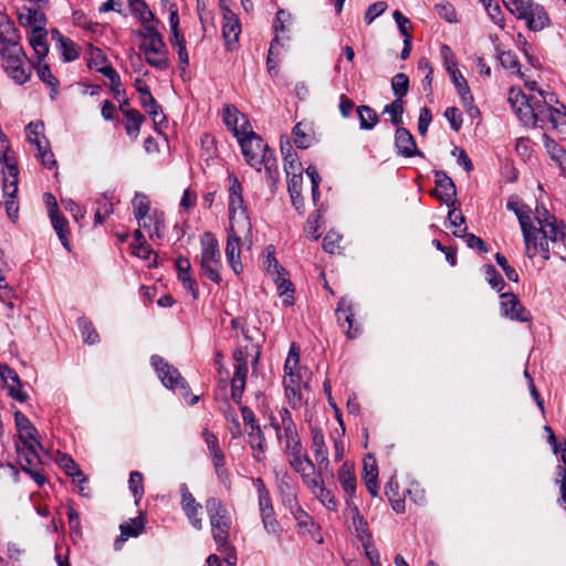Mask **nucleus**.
<instances>
[{"mask_svg": "<svg viewBox=\"0 0 566 566\" xmlns=\"http://www.w3.org/2000/svg\"><path fill=\"white\" fill-rule=\"evenodd\" d=\"M395 145L403 157L422 156L417 149L413 136L403 127H398L395 135Z\"/></svg>", "mask_w": 566, "mask_h": 566, "instance_id": "obj_30", "label": "nucleus"}, {"mask_svg": "<svg viewBox=\"0 0 566 566\" xmlns=\"http://www.w3.org/2000/svg\"><path fill=\"white\" fill-rule=\"evenodd\" d=\"M274 476L277 491L281 495L282 502L290 510L296 506V486L293 482L291 474L287 471L274 469Z\"/></svg>", "mask_w": 566, "mask_h": 566, "instance_id": "obj_22", "label": "nucleus"}, {"mask_svg": "<svg viewBox=\"0 0 566 566\" xmlns=\"http://www.w3.org/2000/svg\"><path fill=\"white\" fill-rule=\"evenodd\" d=\"M543 140L547 153L551 158L559 164L562 170L566 168V150L560 147L554 139L547 134L543 135Z\"/></svg>", "mask_w": 566, "mask_h": 566, "instance_id": "obj_43", "label": "nucleus"}, {"mask_svg": "<svg viewBox=\"0 0 566 566\" xmlns=\"http://www.w3.org/2000/svg\"><path fill=\"white\" fill-rule=\"evenodd\" d=\"M224 23L222 27V35L226 40L228 50H232L238 43L241 27L234 13L227 9L223 13Z\"/></svg>", "mask_w": 566, "mask_h": 566, "instance_id": "obj_31", "label": "nucleus"}, {"mask_svg": "<svg viewBox=\"0 0 566 566\" xmlns=\"http://www.w3.org/2000/svg\"><path fill=\"white\" fill-rule=\"evenodd\" d=\"M448 74L450 75L451 81L454 84L462 103H469L472 94L468 85V82L460 72V70L454 69L453 71L448 72Z\"/></svg>", "mask_w": 566, "mask_h": 566, "instance_id": "obj_45", "label": "nucleus"}, {"mask_svg": "<svg viewBox=\"0 0 566 566\" xmlns=\"http://www.w3.org/2000/svg\"><path fill=\"white\" fill-rule=\"evenodd\" d=\"M0 380L11 398L19 402L28 399V394L22 390L19 375L6 364H0Z\"/></svg>", "mask_w": 566, "mask_h": 566, "instance_id": "obj_21", "label": "nucleus"}, {"mask_svg": "<svg viewBox=\"0 0 566 566\" xmlns=\"http://www.w3.org/2000/svg\"><path fill=\"white\" fill-rule=\"evenodd\" d=\"M504 6L517 19L524 20L531 31H541L548 24L546 11L533 0H506Z\"/></svg>", "mask_w": 566, "mask_h": 566, "instance_id": "obj_6", "label": "nucleus"}, {"mask_svg": "<svg viewBox=\"0 0 566 566\" xmlns=\"http://www.w3.org/2000/svg\"><path fill=\"white\" fill-rule=\"evenodd\" d=\"M501 310L511 319L521 322L530 319V313L523 307L517 296L512 293L501 294Z\"/></svg>", "mask_w": 566, "mask_h": 566, "instance_id": "obj_27", "label": "nucleus"}, {"mask_svg": "<svg viewBox=\"0 0 566 566\" xmlns=\"http://www.w3.org/2000/svg\"><path fill=\"white\" fill-rule=\"evenodd\" d=\"M292 136L294 144L301 149L308 148L315 142L313 126L308 122L297 123L292 130Z\"/></svg>", "mask_w": 566, "mask_h": 566, "instance_id": "obj_33", "label": "nucleus"}, {"mask_svg": "<svg viewBox=\"0 0 566 566\" xmlns=\"http://www.w3.org/2000/svg\"><path fill=\"white\" fill-rule=\"evenodd\" d=\"M133 213L137 221L140 219H146V216L151 213L150 209V200L149 198L142 192H137L132 200Z\"/></svg>", "mask_w": 566, "mask_h": 566, "instance_id": "obj_44", "label": "nucleus"}, {"mask_svg": "<svg viewBox=\"0 0 566 566\" xmlns=\"http://www.w3.org/2000/svg\"><path fill=\"white\" fill-rule=\"evenodd\" d=\"M248 350L238 348L233 353L234 375L231 379V397L233 401L241 405L242 395L245 388L248 377Z\"/></svg>", "mask_w": 566, "mask_h": 566, "instance_id": "obj_17", "label": "nucleus"}, {"mask_svg": "<svg viewBox=\"0 0 566 566\" xmlns=\"http://www.w3.org/2000/svg\"><path fill=\"white\" fill-rule=\"evenodd\" d=\"M311 448L321 471H327L331 465L328 448L322 429L317 427L311 428Z\"/></svg>", "mask_w": 566, "mask_h": 566, "instance_id": "obj_26", "label": "nucleus"}, {"mask_svg": "<svg viewBox=\"0 0 566 566\" xmlns=\"http://www.w3.org/2000/svg\"><path fill=\"white\" fill-rule=\"evenodd\" d=\"M145 518L142 516L132 518L129 523L120 525V536L115 541V548L120 549L122 543L128 537H137L144 530Z\"/></svg>", "mask_w": 566, "mask_h": 566, "instance_id": "obj_36", "label": "nucleus"}, {"mask_svg": "<svg viewBox=\"0 0 566 566\" xmlns=\"http://www.w3.org/2000/svg\"><path fill=\"white\" fill-rule=\"evenodd\" d=\"M2 191L6 198V209L10 219H14L18 213V193L19 170L15 164L7 163L2 170Z\"/></svg>", "mask_w": 566, "mask_h": 566, "instance_id": "obj_15", "label": "nucleus"}, {"mask_svg": "<svg viewBox=\"0 0 566 566\" xmlns=\"http://www.w3.org/2000/svg\"><path fill=\"white\" fill-rule=\"evenodd\" d=\"M19 20L22 24L28 25L32 30L44 29L45 15L36 8H25L19 13Z\"/></svg>", "mask_w": 566, "mask_h": 566, "instance_id": "obj_37", "label": "nucleus"}, {"mask_svg": "<svg viewBox=\"0 0 566 566\" xmlns=\"http://www.w3.org/2000/svg\"><path fill=\"white\" fill-rule=\"evenodd\" d=\"M49 216H50L52 226L61 240V243L64 247H67L69 245V241L66 238L67 221L65 220V218L60 216L56 202H53V207H51L49 209Z\"/></svg>", "mask_w": 566, "mask_h": 566, "instance_id": "obj_40", "label": "nucleus"}, {"mask_svg": "<svg viewBox=\"0 0 566 566\" xmlns=\"http://www.w3.org/2000/svg\"><path fill=\"white\" fill-rule=\"evenodd\" d=\"M270 426L274 429L276 439L283 444V450L302 444L296 424L287 408H280L276 413H272Z\"/></svg>", "mask_w": 566, "mask_h": 566, "instance_id": "obj_9", "label": "nucleus"}, {"mask_svg": "<svg viewBox=\"0 0 566 566\" xmlns=\"http://www.w3.org/2000/svg\"><path fill=\"white\" fill-rule=\"evenodd\" d=\"M436 197L448 206L454 203L457 189L452 179L443 171H436Z\"/></svg>", "mask_w": 566, "mask_h": 566, "instance_id": "obj_28", "label": "nucleus"}, {"mask_svg": "<svg viewBox=\"0 0 566 566\" xmlns=\"http://www.w3.org/2000/svg\"><path fill=\"white\" fill-rule=\"evenodd\" d=\"M77 325L85 343L93 345L98 342L99 336L90 321L81 317L77 319Z\"/></svg>", "mask_w": 566, "mask_h": 566, "instance_id": "obj_51", "label": "nucleus"}, {"mask_svg": "<svg viewBox=\"0 0 566 566\" xmlns=\"http://www.w3.org/2000/svg\"><path fill=\"white\" fill-rule=\"evenodd\" d=\"M506 208L513 211L520 222L526 248H544L549 243L566 245V227L543 206L532 214L530 207L511 198Z\"/></svg>", "mask_w": 566, "mask_h": 566, "instance_id": "obj_1", "label": "nucleus"}, {"mask_svg": "<svg viewBox=\"0 0 566 566\" xmlns=\"http://www.w3.org/2000/svg\"><path fill=\"white\" fill-rule=\"evenodd\" d=\"M499 60L502 66H504L507 70H511L512 72L522 75L521 69H520V62L516 57V55L511 51L501 52L499 54Z\"/></svg>", "mask_w": 566, "mask_h": 566, "instance_id": "obj_57", "label": "nucleus"}, {"mask_svg": "<svg viewBox=\"0 0 566 566\" xmlns=\"http://www.w3.org/2000/svg\"><path fill=\"white\" fill-rule=\"evenodd\" d=\"M444 117L449 122L451 128L458 132L462 126V115L459 108L457 107H448L444 111Z\"/></svg>", "mask_w": 566, "mask_h": 566, "instance_id": "obj_61", "label": "nucleus"}, {"mask_svg": "<svg viewBox=\"0 0 566 566\" xmlns=\"http://www.w3.org/2000/svg\"><path fill=\"white\" fill-rule=\"evenodd\" d=\"M557 483L559 484L560 497L558 503L566 510V469L558 467Z\"/></svg>", "mask_w": 566, "mask_h": 566, "instance_id": "obj_64", "label": "nucleus"}, {"mask_svg": "<svg viewBox=\"0 0 566 566\" xmlns=\"http://www.w3.org/2000/svg\"><path fill=\"white\" fill-rule=\"evenodd\" d=\"M0 54L3 62L25 55L14 25L7 27V30L0 33Z\"/></svg>", "mask_w": 566, "mask_h": 566, "instance_id": "obj_19", "label": "nucleus"}, {"mask_svg": "<svg viewBox=\"0 0 566 566\" xmlns=\"http://www.w3.org/2000/svg\"><path fill=\"white\" fill-rule=\"evenodd\" d=\"M143 474L138 471H133L129 475V490L132 491L136 504L140 501L144 495Z\"/></svg>", "mask_w": 566, "mask_h": 566, "instance_id": "obj_55", "label": "nucleus"}, {"mask_svg": "<svg viewBox=\"0 0 566 566\" xmlns=\"http://www.w3.org/2000/svg\"><path fill=\"white\" fill-rule=\"evenodd\" d=\"M132 14L138 19L140 23L151 20L155 17L153 11L149 9L148 4L145 2L143 4H139L137 7H134L130 9Z\"/></svg>", "mask_w": 566, "mask_h": 566, "instance_id": "obj_63", "label": "nucleus"}, {"mask_svg": "<svg viewBox=\"0 0 566 566\" xmlns=\"http://www.w3.org/2000/svg\"><path fill=\"white\" fill-rule=\"evenodd\" d=\"M483 271L489 284L496 291H501L504 286V281L494 266L484 265Z\"/></svg>", "mask_w": 566, "mask_h": 566, "instance_id": "obj_59", "label": "nucleus"}, {"mask_svg": "<svg viewBox=\"0 0 566 566\" xmlns=\"http://www.w3.org/2000/svg\"><path fill=\"white\" fill-rule=\"evenodd\" d=\"M44 125L42 122H32L25 128L28 140L31 145L36 148H45L48 146V139L43 135Z\"/></svg>", "mask_w": 566, "mask_h": 566, "instance_id": "obj_39", "label": "nucleus"}, {"mask_svg": "<svg viewBox=\"0 0 566 566\" xmlns=\"http://www.w3.org/2000/svg\"><path fill=\"white\" fill-rule=\"evenodd\" d=\"M325 471H321L318 468V471H312V473L305 472L301 475L303 484L311 491V493L314 495L317 493L318 490H321L324 486V480L323 474Z\"/></svg>", "mask_w": 566, "mask_h": 566, "instance_id": "obj_48", "label": "nucleus"}, {"mask_svg": "<svg viewBox=\"0 0 566 566\" xmlns=\"http://www.w3.org/2000/svg\"><path fill=\"white\" fill-rule=\"evenodd\" d=\"M205 506L209 516L211 535L219 552H226L230 548L229 533L231 528V515L217 497H208Z\"/></svg>", "mask_w": 566, "mask_h": 566, "instance_id": "obj_4", "label": "nucleus"}, {"mask_svg": "<svg viewBox=\"0 0 566 566\" xmlns=\"http://www.w3.org/2000/svg\"><path fill=\"white\" fill-rule=\"evenodd\" d=\"M201 270L203 275L214 283L221 281L220 270L222 268L221 250H202Z\"/></svg>", "mask_w": 566, "mask_h": 566, "instance_id": "obj_25", "label": "nucleus"}, {"mask_svg": "<svg viewBox=\"0 0 566 566\" xmlns=\"http://www.w3.org/2000/svg\"><path fill=\"white\" fill-rule=\"evenodd\" d=\"M314 496L331 511L337 510V502L333 492L325 488V485L314 494Z\"/></svg>", "mask_w": 566, "mask_h": 566, "instance_id": "obj_58", "label": "nucleus"}, {"mask_svg": "<svg viewBox=\"0 0 566 566\" xmlns=\"http://www.w3.org/2000/svg\"><path fill=\"white\" fill-rule=\"evenodd\" d=\"M36 73L39 78L51 88V98L54 99L59 94L57 78L52 74L49 65L42 63V60L38 61Z\"/></svg>", "mask_w": 566, "mask_h": 566, "instance_id": "obj_42", "label": "nucleus"}, {"mask_svg": "<svg viewBox=\"0 0 566 566\" xmlns=\"http://www.w3.org/2000/svg\"><path fill=\"white\" fill-rule=\"evenodd\" d=\"M14 446L19 462L27 461L31 467L39 462V451L42 450V446L34 426L18 431Z\"/></svg>", "mask_w": 566, "mask_h": 566, "instance_id": "obj_13", "label": "nucleus"}, {"mask_svg": "<svg viewBox=\"0 0 566 566\" xmlns=\"http://www.w3.org/2000/svg\"><path fill=\"white\" fill-rule=\"evenodd\" d=\"M291 20H292V15L290 12H287L283 9H280L276 12V15H275V19L273 22V29L275 32V36L271 41L269 54H268V61H266L268 70L270 73H272L276 67L275 59L280 55L281 48H284L285 42L289 41V38H284V36L280 38L279 33L280 32L284 33L287 31L286 24H289L291 22Z\"/></svg>", "mask_w": 566, "mask_h": 566, "instance_id": "obj_14", "label": "nucleus"}, {"mask_svg": "<svg viewBox=\"0 0 566 566\" xmlns=\"http://www.w3.org/2000/svg\"><path fill=\"white\" fill-rule=\"evenodd\" d=\"M150 363L165 387L170 389L180 388L184 390V395L188 396L187 382L176 367L168 364L163 357L158 355H153L150 357Z\"/></svg>", "mask_w": 566, "mask_h": 566, "instance_id": "obj_16", "label": "nucleus"}, {"mask_svg": "<svg viewBox=\"0 0 566 566\" xmlns=\"http://www.w3.org/2000/svg\"><path fill=\"white\" fill-rule=\"evenodd\" d=\"M8 76L18 85L27 83L31 77L32 67L27 55L2 63Z\"/></svg>", "mask_w": 566, "mask_h": 566, "instance_id": "obj_24", "label": "nucleus"}, {"mask_svg": "<svg viewBox=\"0 0 566 566\" xmlns=\"http://www.w3.org/2000/svg\"><path fill=\"white\" fill-rule=\"evenodd\" d=\"M222 119L226 126L234 134L237 139L247 135L251 130L250 124L244 115L241 114L233 105H226L223 107Z\"/></svg>", "mask_w": 566, "mask_h": 566, "instance_id": "obj_23", "label": "nucleus"}, {"mask_svg": "<svg viewBox=\"0 0 566 566\" xmlns=\"http://www.w3.org/2000/svg\"><path fill=\"white\" fill-rule=\"evenodd\" d=\"M57 35V49L65 62L74 61L80 55L78 46L69 38L63 36L59 32Z\"/></svg>", "mask_w": 566, "mask_h": 566, "instance_id": "obj_41", "label": "nucleus"}, {"mask_svg": "<svg viewBox=\"0 0 566 566\" xmlns=\"http://www.w3.org/2000/svg\"><path fill=\"white\" fill-rule=\"evenodd\" d=\"M142 24V30L138 31V35L143 38V41L163 39L161 33L158 31L159 20L154 18L145 21Z\"/></svg>", "mask_w": 566, "mask_h": 566, "instance_id": "obj_49", "label": "nucleus"}, {"mask_svg": "<svg viewBox=\"0 0 566 566\" xmlns=\"http://www.w3.org/2000/svg\"><path fill=\"white\" fill-rule=\"evenodd\" d=\"M60 463L70 476L77 479V481L81 483L86 481L85 475L72 458L63 455Z\"/></svg>", "mask_w": 566, "mask_h": 566, "instance_id": "obj_54", "label": "nucleus"}, {"mask_svg": "<svg viewBox=\"0 0 566 566\" xmlns=\"http://www.w3.org/2000/svg\"><path fill=\"white\" fill-rule=\"evenodd\" d=\"M509 102L521 123L526 127H536L541 95L527 97L520 88L512 87L509 92Z\"/></svg>", "mask_w": 566, "mask_h": 566, "instance_id": "obj_11", "label": "nucleus"}, {"mask_svg": "<svg viewBox=\"0 0 566 566\" xmlns=\"http://www.w3.org/2000/svg\"><path fill=\"white\" fill-rule=\"evenodd\" d=\"M264 268L268 275L276 285L277 293L283 297V304L291 306L294 303V287L289 279L286 270L279 263L272 253H268L264 260Z\"/></svg>", "mask_w": 566, "mask_h": 566, "instance_id": "obj_12", "label": "nucleus"}, {"mask_svg": "<svg viewBox=\"0 0 566 566\" xmlns=\"http://www.w3.org/2000/svg\"><path fill=\"white\" fill-rule=\"evenodd\" d=\"M30 45L32 46L38 60H43V57L49 52V46L46 43V31L45 29L32 30L29 36Z\"/></svg>", "mask_w": 566, "mask_h": 566, "instance_id": "obj_38", "label": "nucleus"}, {"mask_svg": "<svg viewBox=\"0 0 566 566\" xmlns=\"http://www.w3.org/2000/svg\"><path fill=\"white\" fill-rule=\"evenodd\" d=\"M353 526H354L356 536L361 542V544L371 542V535L368 531L367 523L359 515L357 510H356V514L353 517Z\"/></svg>", "mask_w": 566, "mask_h": 566, "instance_id": "obj_52", "label": "nucleus"}, {"mask_svg": "<svg viewBox=\"0 0 566 566\" xmlns=\"http://www.w3.org/2000/svg\"><path fill=\"white\" fill-rule=\"evenodd\" d=\"M335 313L338 322L344 318L345 323L348 324V329L346 331L347 337L355 338L358 335V328L353 327L354 312L352 300L347 296L342 297L337 304Z\"/></svg>", "mask_w": 566, "mask_h": 566, "instance_id": "obj_32", "label": "nucleus"}, {"mask_svg": "<svg viewBox=\"0 0 566 566\" xmlns=\"http://www.w3.org/2000/svg\"><path fill=\"white\" fill-rule=\"evenodd\" d=\"M170 44L177 51L179 69L185 71L189 65V55L184 35L170 36Z\"/></svg>", "mask_w": 566, "mask_h": 566, "instance_id": "obj_47", "label": "nucleus"}, {"mask_svg": "<svg viewBox=\"0 0 566 566\" xmlns=\"http://www.w3.org/2000/svg\"><path fill=\"white\" fill-rule=\"evenodd\" d=\"M283 384L289 399L300 400L302 388L307 386L310 371L300 367V348L292 344L284 364Z\"/></svg>", "mask_w": 566, "mask_h": 566, "instance_id": "obj_5", "label": "nucleus"}, {"mask_svg": "<svg viewBox=\"0 0 566 566\" xmlns=\"http://www.w3.org/2000/svg\"><path fill=\"white\" fill-rule=\"evenodd\" d=\"M283 452L289 458L290 467L298 473L300 476L307 472L308 469L314 471V463L304 452L302 444L293 447L292 449H285Z\"/></svg>", "mask_w": 566, "mask_h": 566, "instance_id": "obj_29", "label": "nucleus"}, {"mask_svg": "<svg viewBox=\"0 0 566 566\" xmlns=\"http://www.w3.org/2000/svg\"><path fill=\"white\" fill-rule=\"evenodd\" d=\"M284 170L286 172V176L301 174L303 171L302 164L298 161V158L295 153H289L284 157Z\"/></svg>", "mask_w": 566, "mask_h": 566, "instance_id": "obj_60", "label": "nucleus"}, {"mask_svg": "<svg viewBox=\"0 0 566 566\" xmlns=\"http://www.w3.org/2000/svg\"><path fill=\"white\" fill-rule=\"evenodd\" d=\"M249 444L252 449V455L258 462L265 460V452L268 449L265 437L260 427H253L248 431Z\"/></svg>", "mask_w": 566, "mask_h": 566, "instance_id": "obj_34", "label": "nucleus"}, {"mask_svg": "<svg viewBox=\"0 0 566 566\" xmlns=\"http://www.w3.org/2000/svg\"><path fill=\"white\" fill-rule=\"evenodd\" d=\"M391 88L397 98H402L409 90V78L403 73L396 74L391 80Z\"/></svg>", "mask_w": 566, "mask_h": 566, "instance_id": "obj_53", "label": "nucleus"}, {"mask_svg": "<svg viewBox=\"0 0 566 566\" xmlns=\"http://www.w3.org/2000/svg\"><path fill=\"white\" fill-rule=\"evenodd\" d=\"M145 218L137 221L139 228L134 233L137 243L135 248H144L148 244L146 237L149 238L153 244L160 245L166 231L164 212L153 209L151 213Z\"/></svg>", "mask_w": 566, "mask_h": 566, "instance_id": "obj_8", "label": "nucleus"}, {"mask_svg": "<svg viewBox=\"0 0 566 566\" xmlns=\"http://www.w3.org/2000/svg\"><path fill=\"white\" fill-rule=\"evenodd\" d=\"M229 237L227 248H251L252 226L243 199V187L234 174L228 175Z\"/></svg>", "mask_w": 566, "mask_h": 566, "instance_id": "obj_2", "label": "nucleus"}, {"mask_svg": "<svg viewBox=\"0 0 566 566\" xmlns=\"http://www.w3.org/2000/svg\"><path fill=\"white\" fill-rule=\"evenodd\" d=\"M238 142L240 143L247 163L258 171H260L263 166L269 177L273 178V172H276V160L273 157V151L264 140L250 130L247 135L238 138Z\"/></svg>", "mask_w": 566, "mask_h": 566, "instance_id": "obj_3", "label": "nucleus"}, {"mask_svg": "<svg viewBox=\"0 0 566 566\" xmlns=\"http://www.w3.org/2000/svg\"><path fill=\"white\" fill-rule=\"evenodd\" d=\"M252 484L256 491L259 512L265 532L270 535L280 537L282 534V528L279 521L275 517V512L269 489L266 488L264 481L261 478L252 479Z\"/></svg>", "mask_w": 566, "mask_h": 566, "instance_id": "obj_10", "label": "nucleus"}, {"mask_svg": "<svg viewBox=\"0 0 566 566\" xmlns=\"http://www.w3.org/2000/svg\"><path fill=\"white\" fill-rule=\"evenodd\" d=\"M136 90L139 93V99L143 107H147L148 104L155 105V98L151 95L148 86L142 81H136Z\"/></svg>", "mask_w": 566, "mask_h": 566, "instance_id": "obj_62", "label": "nucleus"}, {"mask_svg": "<svg viewBox=\"0 0 566 566\" xmlns=\"http://www.w3.org/2000/svg\"><path fill=\"white\" fill-rule=\"evenodd\" d=\"M384 112L390 115L395 126H399L402 123L403 101L396 98L392 103L385 106Z\"/></svg>", "mask_w": 566, "mask_h": 566, "instance_id": "obj_56", "label": "nucleus"}, {"mask_svg": "<svg viewBox=\"0 0 566 566\" xmlns=\"http://www.w3.org/2000/svg\"><path fill=\"white\" fill-rule=\"evenodd\" d=\"M122 112L126 116V132L133 138H137L138 133L140 130V126L144 122V116L137 109H124L120 107Z\"/></svg>", "mask_w": 566, "mask_h": 566, "instance_id": "obj_46", "label": "nucleus"}, {"mask_svg": "<svg viewBox=\"0 0 566 566\" xmlns=\"http://www.w3.org/2000/svg\"><path fill=\"white\" fill-rule=\"evenodd\" d=\"M337 479L344 492L349 497H353L356 492V475L354 464L349 462H344L338 470Z\"/></svg>", "mask_w": 566, "mask_h": 566, "instance_id": "obj_35", "label": "nucleus"}, {"mask_svg": "<svg viewBox=\"0 0 566 566\" xmlns=\"http://www.w3.org/2000/svg\"><path fill=\"white\" fill-rule=\"evenodd\" d=\"M541 103L537 106L538 112L536 127H542L545 122H549L555 129H563L566 126V107L560 104L554 93L538 91Z\"/></svg>", "mask_w": 566, "mask_h": 566, "instance_id": "obj_7", "label": "nucleus"}, {"mask_svg": "<svg viewBox=\"0 0 566 566\" xmlns=\"http://www.w3.org/2000/svg\"><path fill=\"white\" fill-rule=\"evenodd\" d=\"M140 51L144 53L146 62L150 66L160 71L168 69V51L164 38L143 41Z\"/></svg>", "mask_w": 566, "mask_h": 566, "instance_id": "obj_18", "label": "nucleus"}, {"mask_svg": "<svg viewBox=\"0 0 566 566\" xmlns=\"http://www.w3.org/2000/svg\"><path fill=\"white\" fill-rule=\"evenodd\" d=\"M361 129H371L378 122V116L369 106H360L357 109Z\"/></svg>", "mask_w": 566, "mask_h": 566, "instance_id": "obj_50", "label": "nucleus"}, {"mask_svg": "<svg viewBox=\"0 0 566 566\" xmlns=\"http://www.w3.org/2000/svg\"><path fill=\"white\" fill-rule=\"evenodd\" d=\"M181 509L188 517L191 526L198 531L203 527L202 506L196 501L186 484L180 486Z\"/></svg>", "mask_w": 566, "mask_h": 566, "instance_id": "obj_20", "label": "nucleus"}]
</instances>
